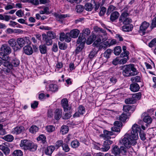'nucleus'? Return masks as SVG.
<instances>
[{
	"instance_id": "nucleus-57",
	"label": "nucleus",
	"mask_w": 156,
	"mask_h": 156,
	"mask_svg": "<svg viewBox=\"0 0 156 156\" xmlns=\"http://www.w3.org/2000/svg\"><path fill=\"white\" fill-rule=\"evenodd\" d=\"M132 108L130 105H126L123 106V110L124 112H127Z\"/></svg>"
},
{
	"instance_id": "nucleus-64",
	"label": "nucleus",
	"mask_w": 156,
	"mask_h": 156,
	"mask_svg": "<svg viewBox=\"0 0 156 156\" xmlns=\"http://www.w3.org/2000/svg\"><path fill=\"white\" fill-rule=\"evenodd\" d=\"M155 27H156V16L152 20L151 26V29Z\"/></svg>"
},
{
	"instance_id": "nucleus-2",
	"label": "nucleus",
	"mask_w": 156,
	"mask_h": 156,
	"mask_svg": "<svg viewBox=\"0 0 156 156\" xmlns=\"http://www.w3.org/2000/svg\"><path fill=\"white\" fill-rule=\"evenodd\" d=\"M123 75L126 76H129L137 75L138 72L134 67V65L129 64L123 66Z\"/></svg>"
},
{
	"instance_id": "nucleus-44",
	"label": "nucleus",
	"mask_w": 156,
	"mask_h": 156,
	"mask_svg": "<svg viewBox=\"0 0 156 156\" xmlns=\"http://www.w3.org/2000/svg\"><path fill=\"white\" fill-rule=\"evenodd\" d=\"M20 62L18 59L16 58H14L12 61L11 64L12 65V67L13 66L17 67L19 65Z\"/></svg>"
},
{
	"instance_id": "nucleus-9",
	"label": "nucleus",
	"mask_w": 156,
	"mask_h": 156,
	"mask_svg": "<svg viewBox=\"0 0 156 156\" xmlns=\"http://www.w3.org/2000/svg\"><path fill=\"white\" fill-rule=\"evenodd\" d=\"M150 25L149 23L144 21L141 24L140 27L139 32L142 35L145 34L146 29Z\"/></svg>"
},
{
	"instance_id": "nucleus-20",
	"label": "nucleus",
	"mask_w": 156,
	"mask_h": 156,
	"mask_svg": "<svg viewBox=\"0 0 156 156\" xmlns=\"http://www.w3.org/2000/svg\"><path fill=\"white\" fill-rule=\"evenodd\" d=\"M43 37V40L45 44L47 45H50L52 44V40L51 38H49L45 34H42Z\"/></svg>"
},
{
	"instance_id": "nucleus-48",
	"label": "nucleus",
	"mask_w": 156,
	"mask_h": 156,
	"mask_svg": "<svg viewBox=\"0 0 156 156\" xmlns=\"http://www.w3.org/2000/svg\"><path fill=\"white\" fill-rule=\"evenodd\" d=\"M131 80L133 82H141V79L139 76H136L132 77L131 79Z\"/></svg>"
},
{
	"instance_id": "nucleus-31",
	"label": "nucleus",
	"mask_w": 156,
	"mask_h": 156,
	"mask_svg": "<svg viewBox=\"0 0 156 156\" xmlns=\"http://www.w3.org/2000/svg\"><path fill=\"white\" fill-rule=\"evenodd\" d=\"M82 35L81 36L80 35L79 36H80L81 37H85L86 39L87 37L90 34V30L88 28L84 29L82 32Z\"/></svg>"
},
{
	"instance_id": "nucleus-34",
	"label": "nucleus",
	"mask_w": 156,
	"mask_h": 156,
	"mask_svg": "<svg viewBox=\"0 0 156 156\" xmlns=\"http://www.w3.org/2000/svg\"><path fill=\"white\" fill-rule=\"evenodd\" d=\"M62 111L57 109L55 110V118L56 119L58 120L62 116Z\"/></svg>"
},
{
	"instance_id": "nucleus-49",
	"label": "nucleus",
	"mask_w": 156,
	"mask_h": 156,
	"mask_svg": "<svg viewBox=\"0 0 156 156\" xmlns=\"http://www.w3.org/2000/svg\"><path fill=\"white\" fill-rule=\"evenodd\" d=\"M132 96L136 101V100H139L141 98V94L140 92L134 94L132 95Z\"/></svg>"
},
{
	"instance_id": "nucleus-58",
	"label": "nucleus",
	"mask_w": 156,
	"mask_h": 156,
	"mask_svg": "<svg viewBox=\"0 0 156 156\" xmlns=\"http://www.w3.org/2000/svg\"><path fill=\"white\" fill-rule=\"evenodd\" d=\"M156 45V38L152 40L149 43L148 46L150 48H152Z\"/></svg>"
},
{
	"instance_id": "nucleus-29",
	"label": "nucleus",
	"mask_w": 156,
	"mask_h": 156,
	"mask_svg": "<svg viewBox=\"0 0 156 156\" xmlns=\"http://www.w3.org/2000/svg\"><path fill=\"white\" fill-rule=\"evenodd\" d=\"M97 37L95 34H92L88 38L86 41V43L88 45L91 44L95 39Z\"/></svg>"
},
{
	"instance_id": "nucleus-15",
	"label": "nucleus",
	"mask_w": 156,
	"mask_h": 156,
	"mask_svg": "<svg viewBox=\"0 0 156 156\" xmlns=\"http://www.w3.org/2000/svg\"><path fill=\"white\" fill-rule=\"evenodd\" d=\"M77 110L78 111L74 114V117H78L80 115L84 114L85 112L84 107L82 105L79 106L77 108Z\"/></svg>"
},
{
	"instance_id": "nucleus-4",
	"label": "nucleus",
	"mask_w": 156,
	"mask_h": 156,
	"mask_svg": "<svg viewBox=\"0 0 156 156\" xmlns=\"http://www.w3.org/2000/svg\"><path fill=\"white\" fill-rule=\"evenodd\" d=\"M129 14L126 12L122 13L119 18L120 23H122L124 25H128L132 22V20L129 17Z\"/></svg>"
},
{
	"instance_id": "nucleus-16",
	"label": "nucleus",
	"mask_w": 156,
	"mask_h": 156,
	"mask_svg": "<svg viewBox=\"0 0 156 156\" xmlns=\"http://www.w3.org/2000/svg\"><path fill=\"white\" fill-rule=\"evenodd\" d=\"M9 45L12 47L14 51L19 50V48L17 47V42L14 39H11L8 41Z\"/></svg>"
},
{
	"instance_id": "nucleus-6",
	"label": "nucleus",
	"mask_w": 156,
	"mask_h": 156,
	"mask_svg": "<svg viewBox=\"0 0 156 156\" xmlns=\"http://www.w3.org/2000/svg\"><path fill=\"white\" fill-rule=\"evenodd\" d=\"M126 151V149L124 147L122 146L119 148L117 145L113 146L112 150V153L115 156L120 155L119 154L121 153L124 154Z\"/></svg>"
},
{
	"instance_id": "nucleus-50",
	"label": "nucleus",
	"mask_w": 156,
	"mask_h": 156,
	"mask_svg": "<svg viewBox=\"0 0 156 156\" xmlns=\"http://www.w3.org/2000/svg\"><path fill=\"white\" fill-rule=\"evenodd\" d=\"M46 129L48 133L52 132L55 130V127L52 125H49L46 127Z\"/></svg>"
},
{
	"instance_id": "nucleus-59",
	"label": "nucleus",
	"mask_w": 156,
	"mask_h": 156,
	"mask_svg": "<svg viewBox=\"0 0 156 156\" xmlns=\"http://www.w3.org/2000/svg\"><path fill=\"white\" fill-rule=\"evenodd\" d=\"M58 44L59 48L60 49L65 50L67 48V45L65 43H59Z\"/></svg>"
},
{
	"instance_id": "nucleus-30",
	"label": "nucleus",
	"mask_w": 156,
	"mask_h": 156,
	"mask_svg": "<svg viewBox=\"0 0 156 156\" xmlns=\"http://www.w3.org/2000/svg\"><path fill=\"white\" fill-rule=\"evenodd\" d=\"M10 19L14 20L11 17L10 15H4L2 14H0V20H4L5 21L8 22Z\"/></svg>"
},
{
	"instance_id": "nucleus-14",
	"label": "nucleus",
	"mask_w": 156,
	"mask_h": 156,
	"mask_svg": "<svg viewBox=\"0 0 156 156\" xmlns=\"http://www.w3.org/2000/svg\"><path fill=\"white\" fill-rule=\"evenodd\" d=\"M30 141L27 140H21L20 146L24 150H28Z\"/></svg>"
},
{
	"instance_id": "nucleus-10",
	"label": "nucleus",
	"mask_w": 156,
	"mask_h": 156,
	"mask_svg": "<svg viewBox=\"0 0 156 156\" xmlns=\"http://www.w3.org/2000/svg\"><path fill=\"white\" fill-rule=\"evenodd\" d=\"M1 50L2 52L0 53V55L2 53L5 56H7V55L11 52V49L10 47L6 44H3L2 45L1 47Z\"/></svg>"
},
{
	"instance_id": "nucleus-54",
	"label": "nucleus",
	"mask_w": 156,
	"mask_h": 156,
	"mask_svg": "<svg viewBox=\"0 0 156 156\" xmlns=\"http://www.w3.org/2000/svg\"><path fill=\"white\" fill-rule=\"evenodd\" d=\"M110 148V146L108 145H105V143H103V145L102 147L101 148V150L102 151L106 152L108 151Z\"/></svg>"
},
{
	"instance_id": "nucleus-51",
	"label": "nucleus",
	"mask_w": 156,
	"mask_h": 156,
	"mask_svg": "<svg viewBox=\"0 0 156 156\" xmlns=\"http://www.w3.org/2000/svg\"><path fill=\"white\" fill-rule=\"evenodd\" d=\"M127 118V116L126 114L125 113H122L119 117V119L121 121L124 122Z\"/></svg>"
},
{
	"instance_id": "nucleus-35",
	"label": "nucleus",
	"mask_w": 156,
	"mask_h": 156,
	"mask_svg": "<svg viewBox=\"0 0 156 156\" xmlns=\"http://www.w3.org/2000/svg\"><path fill=\"white\" fill-rule=\"evenodd\" d=\"M56 20L59 22L62 23V19L65 18L67 17V15L56 14L55 15Z\"/></svg>"
},
{
	"instance_id": "nucleus-19",
	"label": "nucleus",
	"mask_w": 156,
	"mask_h": 156,
	"mask_svg": "<svg viewBox=\"0 0 156 156\" xmlns=\"http://www.w3.org/2000/svg\"><path fill=\"white\" fill-rule=\"evenodd\" d=\"M47 90L51 91L52 92L57 91L58 89V86L55 84H51L49 85L48 88L46 87Z\"/></svg>"
},
{
	"instance_id": "nucleus-27",
	"label": "nucleus",
	"mask_w": 156,
	"mask_h": 156,
	"mask_svg": "<svg viewBox=\"0 0 156 156\" xmlns=\"http://www.w3.org/2000/svg\"><path fill=\"white\" fill-rule=\"evenodd\" d=\"M55 150L54 146H51L48 147L45 150V153L47 155H51Z\"/></svg>"
},
{
	"instance_id": "nucleus-55",
	"label": "nucleus",
	"mask_w": 156,
	"mask_h": 156,
	"mask_svg": "<svg viewBox=\"0 0 156 156\" xmlns=\"http://www.w3.org/2000/svg\"><path fill=\"white\" fill-rule=\"evenodd\" d=\"M116 9V7L113 5H111L109 6L108 9L107 14L108 15L109 13L112 11Z\"/></svg>"
},
{
	"instance_id": "nucleus-62",
	"label": "nucleus",
	"mask_w": 156,
	"mask_h": 156,
	"mask_svg": "<svg viewBox=\"0 0 156 156\" xmlns=\"http://www.w3.org/2000/svg\"><path fill=\"white\" fill-rule=\"evenodd\" d=\"M62 147L63 150L66 152H68L70 150V148L67 144H63Z\"/></svg>"
},
{
	"instance_id": "nucleus-52",
	"label": "nucleus",
	"mask_w": 156,
	"mask_h": 156,
	"mask_svg": "<svg viewBox=\"0 0 156 156\" xmlns=\"http://www.w3.org/2000/svg\"><path fill=\"white\" fill-rule=\"evenodd\" d=\"M47 37L52 39L55 38V34L53 31H50L47 33Z\"/></svg>"
},
{
	"instance_id": "nucleus-3",
	"label": "nucleus",
	"mask_w": 156,
	"mask_h": 156,
	"mask_svg": "<svg viewBox=\"0 0 156 156\" xmlns=\"http://www.w3.org/2000/svg\"><path fill=\"white\" fill-rule=\"evenodd\" d=\"M0 58L3 61L2 62V64L5 67H7L5 71L7 73L9 72L10 70L12 69V66L9 62V58L7 56L4 55V54L2 53L0 55Z\"/></svg>"
},
{
	"instance_id": "nucleus-25",
	"label": "nucleus",
	"mask_w": 156,
	"mask_h": 156,
	"mask_svg": "<svg viewBox=\"0 0 156 156\" xmlns=\"http://www.w3.org/2000/svg\"><path fill=\"white\" fill-rule=\"evenodd\" d=\"M119 16V13L117 11H115L111 13L110 16V20L112 22H113L117 20Z\"/></svg>"
},
{
	"instance_id": "nucleus-47",
	"label": "nucleus",
	"mask_w": 156,
	"mask_h": 156,
	"mask_svg": "<svg viewBox=\"0 0 156 156\" xmlns=\"http://www.w3.org/2000/svg\"><path fill=\"white\" fill-rule=\"evenodd\" d=\"M100 11L99 13V15L100 16H103L106 12V8L104 6L100 7Z\"/></svg>"
},
{
	"instance_id": "nucleus-18",
	"label": "nucleus",
	"mask_w": 156,
	"mask_h": 156,
	"mask_svg": "<svg viewBox=\"0 0 156 156\" xmlns=\"http://www.w3.org/2000/svg\"><path fill=\"white\" fill-rule=\"evenodd\" d=\"M24 53L28 55H30L33 53V50L32 47L29 45L25 46L23 48Z\"/></svg>"
},
{
	"instance_id": "nucleus-41",
	"label": "nucleus",
	"mask_w": 156,
	"mask_h": 156,
	"mask_svg": "<svg viewBox=\"0 0 156 156\" xmlns=\"http://www.w3.org/2000/svg\"><path fill=\"white\" fill-rule=\"evenodd\" d=\"M38 128L36 126H32L29 129L30 132L32 133H35L38 131Z\"/></svg>"
},
{
	"instance_id": "nucleus-43",
	"label": "nucleus",
	"mask_w": 156,
	"mask_h": 156,
	"mask_svg": "<svg viewBox=\"0 0 156 156\" xmlns=\"http://www.w3.org/2000/svg\"><path fill=\"white\" fill-rule=\"evenodd\" d=\"M135 100L132 97L130 98L126 99L125 100V102L127 104H133L136 102Z\"/></svg>"
},
{
	"instance_id": "nucleus-23",
	"label": "nucleus",
	"mask_w": 156,
	"mask_h": 156,
	"mask_svg": "<svg viewBox=\"0 0 156 156\" xmlns=\"http://www.w3.org/2000/svg\"><path fill=\"white\" fill-rule=\"evenodd\" d=\"M24 130V128L23 126H17L14 128L12 132L13 134H18L21 133Z\"/></svg>"
},
{
	"instance_id": "nucleus-1",
	"label": "nucleus",
	"mask_w": 156,
	"mask_h": 156,
	"mask_svg": "<svg viewBox=\"0 0 156 156\" xmlns=\"http://www.w3.org/2000/svg\"><path fill=\"white\" fill-rule=\"evenodd\" d=\"M131 134H126L122 139V142L125 146L128 148L129 145H134L136 143V140L138 139V132L140 130V126L136 124L132 126Z\"/></svg>"
},
{
	"instance_id": "nucleus-45",
	"label": "nucleus",
	"mask_w": 156,
	"mask_h": 156,
	"mask_svg": "<svg viewBox=\"0 0 156 156\" xmlns=\"http://www.w3.org/2000/svg\"><path fill=\"white\" fill-rule=\"evenodd\" d=\"M63 66V63L62 62H58L56 65L55 67L56 69L55 71L58 72L59 69L62 68Z\"/></svg>"
},
{
	"instance_id": "nucleus-63",
	"label": "nucleus",
	"mask_w": 156,
	"mask_h": 156,
	"mask_svg": "<svg viewBox=\"0 0 156 156\" xmlns=\"http://www.w3.org/2000/svg\"><path fill=\"white\" fill-rule=\"evenodd\" d=\"M16 14L19 17H21L23 16L24 13L21 9H20L16 12Z\"/></svg>"
},
{
	"instance_id": "nucleus-53",
	"label": "nucleus",
	"mask_w": 156,
	"mask_h": 156,
	"mask_svg": "<svg viewBox=\"0 0 156 156\" xmlns=\"http://www.w3.org/2000/svg\"><path fill=\"white\" fill-rule=\"evenodd\" d=\"M112 52V51L110 49H108L104 53V57L106 58H109Z\"/></svg>"
},
{
	"instance_id": "nucleus-60",
	"label": "nucleus",
	"mask_w": 156,
	"mask_h": 156,
	"mask_svg": "<svg viewBox=\"0 0 156 156\" xmlns=\"http://www.w3.org/2000/svg\"><path fill=\"white\" fill-rule=\"evenodd\" d=\"M64 40L67 42H69L71 40V37L70 36V34L69 33H66V34Z\"/></svg>"
},
{
	"instance_id": "nucleus-37",
	"label": "nucleus",
	"mask_w": 156,
	"mask_h": 156,
	"mask_svg": "<svg viewBox=\"0 0 156 156\" xmlns=\"http://www.w3.org/2000/svg\"><path fill=\"white\" fill-rule=\"evenodd\" d=\"M39 49L42 54H45L47 52V47L45 44L40 45L39 46Z\"/></svg>"
},
{
	"instance_id": "nucleus-21",
	"label": "nucleus",
	"mask_w": 156,
	"mask_h": 156,
	"mask_svg": "<svg viewBox=\"0 0 156 156\" xmlns=\"http://www.w3.org/2000/svg\"><path fill=\"white\" fill-rule=\"evenodd\" d=\"M140 88L139 85L136 83H132L130 85V89L131 91L133 92L138 91Z\"/></svg>"
},
{
	"instance_id": "nucleus-42",
	"label": "nucleus",
	"mask_w": 156,
	"mask_h": 156,
	"mask_svg": "<svg viewBox=\"0 0 156 156\" xmlns=\"http://www.w3.org/2000/svg\"><path fill=\"white\" fill-rule=\"evenodd\" d=\"M84 7L85 9L88 11H91L93 8L92 4L89 2L85 4Z\"/></svg>"
},
{
	"instance_id": "nucleus-5",
	"label": "nucleus",
	"mask_w": 156,
	"mask_h": 156,
	"mask_svg": "<svg viewBox=\"0 0 156 156\" xmlns=\"http://www.w3.org/2000/svg\"><path fill=\"white\" fill-rule=\"evenodd\" d=\"M17 43V47L19 48V50H20L27 43L29 44L30 43L29 38L28 37H25L24 38H18L16 40Z\"/></svg>"
},
{
	"instance_id": "nucleus-32",
	"label": "nucleus",
	"mask_w": 156,
	"mask_h": 156,
	"mask_svg": "<svg viewBox=\"0 0 156 156\" xmlns=\"http://www.w3.org/2000/svg\"><path fill=\"white\" fill-rule=\"evenodd\" d=\"M133 28L132 25L129 24L128 25H124L122 27V30L125 32H129L131 31Z\"/></svg>"
},
{
	"instance_id": "nucleus-40",
	"label": "nucleus",
	"mask_w": 156,
	"mask_h": 156,
	"mask_svg": "<svg viewBox=\"0 0 156 156\" xmlns=\"http://www.w3.org/2000/svg\"><path fill=\"white\" fill-rule=\"evenodd\" d=\"M12 156H23V153L20 150H15L12 154Z\"/></svg>"
},
{
	"instance_id": "nucleus-56",
	"label": "nucleus",
	"mask_w": 156,
	"mask_h": 156,
	"mask_svg": "<svg viewBox=\"0 0 156 156\" xmlns=\"http://www.w3.org/2000/svg\"><path fill=\"white\" fill-rule=\"evenodd\" d=\"M83 9V6L80 5H77L76 7V10L77 12H82Z\"/></svg>"
},
{
	"instance_id": "nucleus-12",
	"label": "nucleus",
	"mask_w": 156,
	"mask_h": 156,
	"mask_svg": "<svg viewBox=\"0 0 156 156\" xmlns=\"http://www.w3.org/2000/svg\"><path fill=\"white\" fill-rule=\"evenodd\" d=\"M114 126L111 128V130L114 132H119L120 131L119 128L122 127V123L120 121H116L114 122Z\"/></svg>"
},
{
	"instance_id": "nucleus-33",
	"label": "nucleus",
	"mask_w": 156,
	"mask_h": 156,
	"mask_svg": "<svg viewBox=\"0 0 156 156\" xmlns=\"http://www.w3.org/2000/svg\"><path fill=\"white\" fill-rule=\"evenodd\" d=\"M28 150L30 151H36L37 148V146L36 144H34L30 141L29 146Z\"/></svg>"
},
{
	"instance_id": "nucleus-28",
	"label": "nucleus",
	"mask_w": 156,
	"mask_h": 156,
	"mask_svg": "<svg viewBox=\"0 0 156 156\" xmlns=\"http://www.w3.org/2000/svg\"><path fill=\"white\" fill-rule=\"evenodd\" d=\"M95 47H96L92 49L89 55V56L91 58H94L96 55L98 51V50H97L98 47L97 46Z\"/></svg>"
},
{
	"instance_id": "nucleus-22",
	"label": "nucleus",
	"mask_w": 156,
	"mask_h": 156,
	"mask_svg": "<svg viewBox=\"0 0 156 156\" xmlns=\"http://www.w3.org/2000/svg\"><path fill=\"white\" fill-rule=\"evenodd\" d=\"M142 115L144 116L143 120L145 122L148 124H150L151 123L152 119L149 115H147L146 113H143Z\"/></svg>"
},
{
	"instance_id": "nucleus-61",
	"label": "nucleus",
	"mask_w": 156,
	"mask_h": 156,
	"mask_svg": "<svg viewBox=\"0 0 156 156\" xmlns=\"http://www.w3.org/2000/svg\"><path fill=\"white\" fill-rule=\"evenodd\" d=\"M14 4L13 3H12L11 5L8 4L7 5L5 6V9L8 10L13 9L14 8Z\"/></svg>"
},
{
	"instance_id": "nucleus-11",
	"label": "nucleus",
	"mask_w": 156,
	"mask_h": 156,
	"mask_svg": "<svg viewBox=\"0 0 156 156\" xmlns=\"http://www.w3.org/2000/svg\"><path fill=\"white\" fill-rule=\"evenodd\" d=\"M7 144H8V143L5 142L0 145V150L5 155H8L10 152V149Z\"/></svg>"
},
{
	"instance_id": "nucleus-26",
	"label": "nucleus",
	"mask_w": 156,
	"mask_h": 156,
	"mask_svg": "<svg viewBox=\"0 0 156 156\" xmlns=\"http://www.w3.org/2000/svg\"><path fill=\"white\" fill-rule=\"evenodd\" d=\"M37 140L40 143L43 144L47 143L46 138L45 136L43 134H41L37 138Z\"/></svg>"
},
{
	"instance_id": "nucleus-36",
	"label": "nucleus",
	"mask_w": 156,
	"mask_h": 156,
	"mask_svg": "<svg viewBox=\"0 0 156 156\" xmlns=\"http://www.w3.org/2000/svg\"><path fill=\"white\" fill-rule=\"evenodd\" d=\"M2 139L7 142H11L13 140L14 137L12 135L9 134L4 136Z\"/></svg>"
},
{
	"instance_id": "nucleus-46",
	"label": "nucleus",
	"mask_w": 156,
	"mask_h": 156,
	"mask_svg": "<svg viewBox=\"0 0 156 156\" xmlns=\"http://www.w3.org/2000/svg\"><path fill=\"white\" fill-rule=\"evenodd\" d=\"M114 53L116 55H119L121 53V48L119 46H118L115 47L114 49Z\"/></svg>"
},
{
	"instance_id": "nucleus-39",
	"label": "nucleus",
	"mask_w": 156,
	"mask_h": 156,
	"mask_svg": "<svg viewBox=\"0 0 156 156\" xmlns=\"http://www.w3.org/2000/svg\"><path fill=\"white\" fill-rule=\"evenodd\" d=\"M69 131L68 127L66 125L63 126H62L61 129V132L62 134H65L67 133Z\"/></svg>"
},
{
	"instance_id": "nucleus-7",
	"label": "nucleus",
	"mask_w": 156,
	"mask_h": 156,
	"mask_svg": "<svg viewBox=\"0 0 156 156\" xmlns=\"http://www.w3.org/2000/svg\"><path fill=\"white\" fill-rule=\"evenodd\" d=\"M86 41V40L85 37H81L79 36L77 41V44H80L78 47H77L76 52V53H78L80 52L84 47V45Z\"/></svg>"
},
{
	"instance_id": "nucleus-17",
	"label": "nucleus",
	"mask_w": 156,
	"mask_h": 156,
	"mask_svg": "<svg viewBox=\"0 0 156 156\" xmlns=\"http://www.w3.org/2000/svg\"><path fill=\"white\" fill-rule=\"evenodd\" d=\"M113 135V133L112 132L105 130L103 131V134L101 135L100 136L103 138L104 140L110 139L111 138L110 136Z\"/></svg>"
},
{
	"instance_id": "nucleus-24",
	"label": "nucleus",
	"mask_w": 156,
	"mask_h": 156,
	"mask_svg": "<svg viewBox=\"0 0 156 156\" xmlns=\"http://www.w3.org/2000/svg\"><path fill=\"white\" fill-rule=\"evenodd\" d=\"M69 33L71 37L76 38L77 37L79 34L80 31L77 29H74L71 30Z\"/></svg>"
},
{
	"instance_id": "nucleus-13",
	"label": "nucleus",
	"mask_w": 156,
	"mask_h": 156,
	"mask_svg": "<svg viewBox=\"0 0 156 156\" xmlns=\"http://www.w3.org/2000/svg\"><path fill=\"white\" fill-rule=\"evenodd\" d=\"M68 101L66 98L63 99L61 101V104L65 112L68 111L71 108V107L68 105Z\"/></svg>"
},
{
	"instance_id": "nucleus-8",
	"label": "nucleus",
	"mask_w": 156,
	"mask_h": 156,
	"mask_svg": "<svg viewBox=\"0 0 156 156\" xmlns=\"http://www.w3.org/2000/svg\"><path fill=\"white\" fill-rule=\"evenodd\" d=\"M97 40L93 44L94 46H97L101 41H104L107 39V34L100 33L96 36Z\"/></svg>"
},
{
	"instance_id": "nucleus-38",
	"label": "nucleus",
	"mask_w": 156,
	"mask_h": 156,
	"mask_svg": "<svg viewBox=\"0 0 156 156\" xmlns=\"http://www.w3.org/2000/svg\"><path fill=\"white\" fill-rule=\"evenodd\" d=\"M80 145V143L77 140H75L72 141L71 143V147L74 148L78 147Z\"/></svg>"
}]
</instances>
